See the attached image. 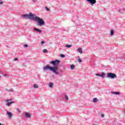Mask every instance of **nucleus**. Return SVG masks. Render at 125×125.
Masks as SVG:
<instances>
[{
	"mask_svg": "<svg viewBox=\"0 0 125 125\" xmlns=\"http://www.w3.org/2000/svg\"><path fill=\"white\" fill-rule=\"evenodd\" d=\"M112 93H113V94H115V95H120V94H121L120 92H112Z\"/></svg>",
	"mask_w": 125,
	"mask_h": 125,
	"instance_id": "nucleus-13",
	"label": "nucleus"
},
{
	"mask_svg": "<svg viewBox=\"0 0 125 125\" xmlns=\"http://www.w3.org/2000/svg\"><path fill=\"white\" fill-rule=\"evenodd\" d=\"M21 65L23 66V67H25L26 64L25 63H22Z\"/></svg>",
	"mask_w": 125,
	"mask_h": 125,
	"instance_id": "nucleus-26",
	"label": "nucleus"
},
{
	"mask_svg": "<svg viewBox=\"0 0 125 125\" xmlns=\"http://www.w3.org/2000/svg\"><path fill=\"white\" fill-rule=\"evenodd\" d=\"M22 18H25V19H30V20H33L34 17L35 16V14H32L30 12L29 14H23L21 15Z\"/></svg>",
	"mask_w": 125,
	"mask_h": 125,
	"instance_id": "nucleus-3",
	"label": "nucleus"
},
{
	"mask_svg": "<svg viewBox=\"0 0 125 125\" xmlns=\"http://www.w3.org/2000/svg\"><path fill=\"white\" fill-rule=\"evenodd\" d=\"M12 100H13L12 98L10 99L5 100H4L5 102H7L6 105L8 106V107H9V106H10L11 104H13V103H14V101H12Z\"/></svg>",
	"mask_w": 125,
	"mask_h": 125,
	"instance_id": "nucleus-5",
	"label": "nucleus"
},
{
	"mask_svg": "<svg viewBox=\"0 0 125 125\" xmlns=\"http://www.w3.org/2000/svg\"><path fill=\"white\" fill-rule=\"evenodd\" d=\"M39 87V85L37 84H34V88H38Z\"/></svg>",
	"mask_w": 125,
	"mask_h": 125,
	"instance_id": "nucleus-21",
	"label": "nucleus"
},
{
	"mask_svg": "<svg viewBox=\"0 0 125 125\" xmlns=\"http://www.w3.org/2000/svg\"><path fill=\"white\" fill-rule=\"evenodd\" d=\"M77 51H78L79 53H83V49L80 47L77 49Z\"/></svg>",
	"mask_w": 125,
	"mask_h": 125,
	"instance_id": "nucleus-10",
	"label": "nucleus"
},
{
	"mask_svg": "<svg viewBox=\"0 0 125 125\" xmlns=\"http://www.w3.org/2000/svg\"><path fill=\"white\" fill-rule=\"evenodd\" d=\"M32 1L34 3L37 2V0H32Z\"/></svg>",
	"mask_w": 125,
	"mask_h": 125,
	"instance_id": "nucleus-33",
	"label": "nucleus"
},
{
	"mask_svg": "<svg viewBox=\"0 0 125 125\" xmlns=\"http://www.w3.org/2000/svg\"><path fill=\"white\" fill-rule=\"evenodd\" d=\"M45 43V42L44 41L41 42V44H44Z\"/></svg>",
	"mask_w": 125,
	"mask_h": 125,
	"instance_id": "nucleus-25",
	"label": "nucleus"
},
{
	"mask_svg": "<svg viewBox=\"0 0 125 125\" xmlns=\"http://www.w3.org/2000/svg\"><path fill=\"white\" fill-rule=\"evenodd\" d=\"M60 56H61V58H64V57H65V55L61 54Z\"/></svg>",
	"mask_w": 125,
	"mask_h": 125,
	"instance_id": "nucleus-23",
	"label": "nucleus"
},
{
	"mask_svg": "<svg viewBox=\"0 0 125 125\" xmlns=\"http://www.w3.org/2000/svg\"><path fill=\"white\" fill-rule=\"evenodd\" d=\"M3 77H7V75L6 74H3Z\"/></svg>",
	"mask_w": 125,
	"mask_h": 125,
	"instance_id": "nucleus-34",
	"label": "nucleus"
},
{
	"mask_svg": "<svg viewBox=\"0 0 125 125\" xmlns=\"http://www.w3.org/2000/svg\"><path fill=\"white\" fill-rule=\"evenodd\" d=\"M24 47H28V44H24Z\"/></svg>",
	"mask_w": 125,
	"mask_h": 125,
	"instance_id": "nucleus-30",
	"label": "nucleus"
},
{
	"mask_svg": "<svg viewBox=\"0 0 125 125\" xmlns=\"http://www.w3.org/2000/svg\"><path fill=\"white\" fill-rule=\"evenodd\" d=\"M118 12H121V9H119V10H118Z\"/></svg>",
	"mask_w": 125,
	"mask_h": 125,
	"instance_id": "nucleus-36",
	"label": "nucleus"
},
{
	"mask_svg": "<svg viewBox=\"0 0 125 125\" xmlns=\"http://www.w3.org/2000/svg\"><path fill=\"white\" fill-rule=\"evenodd\" d=\"M93 102L94 103H96V102H98V99H97V98H95L93 99Z\"/></svg>",
	"mask_w": 125,
	"mask_h": 125,
	"instance_id": "nucleus-14",
	"label": "nucleus"
},
{
	"mask_svg": "<svg viewBox=\"0 0 125 125\" xmlns=\"http://www.w3.org/2000/svg\"><path fill=\"white\" fill-rule=\"evenodd\" d=\"M114 33H115V31H114V30H110V36H114Z\"/></svg>",
	"mask_w": 125,
	"mask_h": 125,
	"instance_id": "nucleus-15",
	"label": "nucleus"
},
{
	"mask_svg": "<svg viewBox=\"0 0 125 125\" xmlns=\"http://www.w3.org/2000/svg\"><path fill=\"white\" fill-rule=\"evenodd\" d=\"M43 53H47L48 52V51L46 49H44L43 50Z\"/></svg>",
	"mask_w": 125,
	"mask_h": 125,
	"instance_id": "nucleus-19",
	"label": "nucleus"
},
{
	"mask_svg": "<svg viewBox=\"0 0 125 125\" xmlns=\"http://www.w3.org/2000/svg\"><path fill=\"white\" fill-rule=\"evenodd\" d=\"M17 111H18L19 112H20V113H21V111H20V109L17 108Z\"/></svg>",
	"mask_w": 125,
	"mask_h": 125,
	"instance_id": "nucleus-29",
	"label": "nucleus"
},
{
	"mask_svg": "<svg viewBox=\"0 0 125 125\" xmlns=\"http://www.w3.org/2000/svg\"><path fill=\"white\" fill-rule=\"evenodd\" d=\"M78 62H79L80 63H82V61H83L82 60V59H81V58H80V57H78Z\"/></svg>",
	"mask_w": 125,
	"mask_h": 125,
	"instance_id": "nucleus-20",
	"label": "nucleus"
},
{
	"mask_svg": "<svg viewBox=\"0 0 125 125\" xmlns=\"http://www.w3.org/2000/svg\"><path fill=\"white\" fill-rule=\"evenodd\" d=\"M24 116L25 118H31V114L28 112H25Z\"/></svg>",
	"mask_w": 125,
	"mask_h": 125,
	"instance_id": "nucleus-9",
	"label": "nucleus"
},
{
	"mask_svg": "<svg viewBox=\"0 0 125 125\" xmlns=\"http://www.w3.org/2000/svg\"><path fill=\"white\" fill-rule=\"evenodd\" d=\"M34 31H35L36 32H37L38 33H39L40 34H41V33H42V31L39 28H34Z\"/></svg>",
	"mask_w": 125,
	"mask_h": 125,
	"instance_id": "nucleus-7",
	"label": "nucleus"
},
{
	"mask_svg": "<svg viewBox=\"0 0 125 125\" xmlns=\"http://www.w3.org/2000/svg\"><path fill=\"white\" fill-rule=\"evenodd\" d=\"M96 76H97V77H101V75H99V74H98V73H96Z\"/></svg>",
	"mask_w": 125,
	"mask_h": 125,
	"instance_id": "nucleus-27",
	"label": "nucleus"
},
{
	"mask_svg": "<svg viewBox=\"0 0 125 125\" xmlns=\"http://www.w3.org/2000/svg\"><path fill=\"white\" fill-rule=\"evenodd\" d=\"M106 77L108 79H115V78H117V75L115 73L109 72L107 73Z\"/></svg>",
	"mask_w": 125,
	"mask_h": 125,
	"instance_id": "nucleus-4",
	"label": "nucleus"
},
{
	"mask_svg": "<svg viewBox=\"0 0 125 125\" xmlns=\"http://www.w3.org/2000/svg\"><path fill=\"white\" fill-rule=\"evenodd\" d=\"M75 66L74 64H71L70 65V68L71 70H74V69H75Z\"/></svg>",
	"mask_w": 125,
	"mask_h": 125,
	"instance_id": "nucleus-16",
	"label": "nucleus"
},
{
	"mask_svg": "<svg viewBox=\"0 0 125 125\" xmlns=\"http://www.w3.org/2000/svg\"><path fill=\"white\" fill-rule=\"evenodd\" d=\"M124 113H125V111H124Z\"/></svg>",
	"mask_w": 125,
	"mask_h": 125,
	"instance_id": "nucleus-37",
	"label": "nucleus"
},
{
	"mask_svg": "<svg viewBox=\"0 0 125 125\" xmlns=\"http://www.w3.org/2000/svg\"><path fill=\"white\" fill-rule=\"evenodd\" d=\"M64 97H65L66 100L68 101L69 100V98L68 97V96H67V95H65Z\"/></svg>",
	"mask_w": 125,
	"mask_h": 125,
	"instance_id": "nucleus-22",
	"label": "nucleus"
},
{
	"mask_svg": "<svg viewBox=\"0 0 125 125\" xmlns=\"http://www.w3.org/2000/svg\"><path fill=\"white\" fill-rule=\"evenodd\" d=\"M87 2H88L91 5H93L96 3V0H86Z\"/></svg>",
	"mask_w": 125,
	"mask_h": 125,
	"instance_id": "nucleus-6",
	"label": "nucleus"
},
{
	"mask_svg": "<svg viewBox=\"0 0 125 125\" xmlns=\"http://www.w3.org/2000/svg\"><path fill=\"white\" fill-rule=\"evenodd\" d=\"M1 76H0V78H1Z\"/></svg>",
	"mask_w": 125,
	"mask_h": 125,
	"instance_id": "nucleus-38",
	"label": "nucleus"
},
{
	"mask_svg": "<svg viewBox=\"0 0 125 125\" xmlns=\"http://www.w3.org/2000/svg\"><path fill=\"white\" fill-rule=\"evenodd\" d=\"M60 72H61V73H63V70H60Z\"/></svg>",
	"mask_w": 125,
	"mask_h": 125,
	"instance_id": "nucleus-35",
	"label": "nucleus"
},
{
	"mask_svg": "<svg viewBox=\"0 0 125 125\" xmlns=\"http://www.w3.org/2000/svg\"><path fill=\"white\" fill-rule=\"evenodd\" d=\"M32 20L36 21L38 26H43V25H45V22H44L43 19L37 17L36 14H34V17H33V19Z\"/></svg>",
	"mask_w": 125,
	"mask_h": 125,
	"instance_id": "nucleus-2",
	"label": "nucleus"
},
{
	"mask_svg": "<svg viewBox=\"0 0 125 125\" xmlns=\"http://www.w3.org/2000/svg\"><path fill=\"white\" fill-rule=\"evenodd\" d=\"M0 4H3V2L1 0H0Z\"/></svg>",
	"mask_w": 125,
	"mask_h": 125,
	"instance_id": "nucleus-28",
	"label": "nucleus"
},
{
	"mask_svg": "<svg viewBox=\"0 0 125 125\" xmlns=\"http://www.w3.org/2000/svg\"><path fill=\"white\" fill-rule=\"evenodd\" d=\"M45 8L47 11H49V10H50V9L47 7H45Z\"/></svg>",
	"mask_w": 125,
	"mask_h": 125,
	"instance_id": "nucleus-24",
	"label": "nucleus"
},
{
	"mask_svg": "<svg viewBox=\"0 0 125 125\" xmlns=\"http://www.w3.org/2000/svg\"><path fill=\"white\" fill-rule=\"evenodd\" d=\"M14 61H18V58H15V59H14Z\"/></svg>",
	"mask_w": 125,
	"mask_h": 125,
	"instance_id": "nucleus-31",
	"label": "nucleus"
},
{
	"mask_svg": "<svg viewBox=\"0 0 125 125\" xmlns=\"http://www.w3.org/2000/svg\"><path fill=\"white\" fill-rule=\"evenodd\" d=\"M5 90L6 91H9V92H13V91H14V90H13V89L11 88L10 89H5Z\"/></svg>",
	"mask_w": 125,
	"mask_h": 125,
	"instance_id": "nucleus-11",
	"label": "nucleus"
},
{
	"mask_svg": "<svg viewBox=\"0 0 125 125\" xmlns=\"http://www.w3.org/2000/svg\"><path fill=\"white\" fill-rule=\"evenodd\" d=\"M66 47H67L68 48H70V47H72V45L71 44H66L65 45Z\"/></svg>",
	"mask_w": 125,
	"mask_h": 125,
	"instance_id": "nucleus-17",
	"label": "nucleus"
},
{
	"mask_svg": "<svg viewBox=\"0 0 125 125\" xmlns=\"http://www.w3.org/2000/svg\"><path fill=\"white\" fill-rule=\"evenodd\" d=\"M104 116L105 115L104 114H101L102 118H104Z\"/></svg>",
	"mask_w": 125,
	"mask_h": 125,
	"instance_id": "nucleus-32",
	"label": "nucleus"
},
{
	"mask_svg": "<svg viewBox=\"0 0 125 125\" xmlns=\"http://www.w3.org/2000/svg\"><path fill=\"white\" fill-rule=\"evenodd\" d=\"M7 115L8 116L9 119H11L12 118V113L9 112V111H7Z\"/></svg>",
	"mask_w": 125,
	"mask_h": 125,
	"instance_id": "nucleus-8",
	"label": "nucleus"
},
{
	"mask_svg": "<svg viewBox=\"0 0 125 125\" xmlns=\"http://www.w3.org/2000/svg\"><path fill=\"white\" fill-rule=\"evenodd\" d=\"M60 62H61V61L59 60L51 61L50 62V64L53 65L54 66H50L49 64H47L43 67V72H45V71H51L56 75H59V72H58V65L60 64Z\"/></svg>",
	"mask_w": 125,
	"mask_h": 125,
	"instance_id": "nucleus-1",
	"label": "nucleus"
},
{
	"mask_svg": "<svg viewBox=\"0 0 125 125\" xmlns=\"http://www.w3.org/2000/svg\"><path fill=\"white\" fill-rule=\"evenodd\" d=\"M105 74L104 72H102L101 75V77H102V78H103V79H104V78H105Z\"/></svg>",
	"mask_w": 125,
	"mask_h": 125,
	"instance_id": "nucleus-12",
	"label": "nucleus"
},
{
	"mask_svg": "<svg viewBox=\"0 0 125 125\" xmlns=\"http://www.w3.org/2000/svg\"><path fill=\"white\" fill-rule=\"evenodd\" d=\"M49 86L51 88L53 87V83H49Z\"/></svg>",
	"mask_w": 125,
	"mask_h": 125,
	"instance_id": "nucleus-18",
	"label": "nucleus"
}]
</instances>
